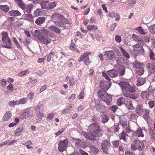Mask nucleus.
<instances>
[{
    "mask_svg": "<svg viewBox=\"0 0 155 155\" xmlns=\"http://www.w3.org/2000/svg\"><path fill=\"white\" fill-rule=\"evenodd\" d=\"M89 133L84 132L83 135L87 139L91 140H95L96 137H101L103 135V132L100 127L97 124L94 123L88 127Z\"/></svg>",
    "mask_w": 155,
    "mask_h": 155,
    "instance_id": "f257e3e1",
    "label": "nucleus"
},
{
    "mask_svg": "<svg viewBox=\"0 0 155 155\" xmlns=\"http://www.w3.org/2000/svg\"><path fill=\"white\" fill-rule=\"evenodd\" d=\"M119 85L123 92L134 93L136 91L135 87L131 82L121 81L119 83Z\"/></svg>",
    "mask_w": 155,
    "mask_h": 155,
    "instance_id": "f03ea898",
    "label": "nucleus"
},
{
    "mask_svg": "<svg viewBox=\"0 0 155 155\" xmlns=\"http://www.w3.org/2000/svg\"><path fill=\"white\" fill-rule=\"evenodd\" d=\"M98 97L105 102L107 105H110L112 101V96L102 90L98 91L97 92Z\"/></svg>",
    "mask_w": 155,
    "mask_h": 155,
    "instance_id": "7ed1b4c3",
    "label": "nucleus"
},
{
    "mask_svg": "<svg viewBox=\"0 0 155 155\" xmlns=\"http://www.w3.org/2000/svg\"><path fill=\"white\" fill-rule=\"evenodd\" d=\"M2 39L4 45L3 47L8 48L12 47V43L10 39L8 38L7 32L3 31L2 33Z\"/></svg>",
    "mask_w": 155,
    "mask_h": 155,
    "instance_id": "20e7f679",
    "label": "nucleus"
},
{
    "mask_svg": "<svg viewBox=\"0 0 155 155\" xmlns=\"http://www.w3.org/2000/svg\"><path fill=\"white\" fill-rule=\"evenodd\" d=\"M103 76L107 80L110 81V79L108 77L109 75L110 77L112 78H115L117 76L118 73L117 71L115 69H112L109 71H108L107 72V73L104 72H102Z\"/></svg>",
    "mask_w": 155,
    "mask_h": 155,
    "instance_id": "39448f33",
    "label": "nucleus"
},
{
    "mask_svg": "<svg viewBox=\"0 0 155 155\" xmlns=\"http://www.w3.org/2000/svg\"><path fill=\"white\" fill-rule=\"evenodd\" d=\"M131 148L134 150H142L145 148V145L141 141L139 140H135L134 144L131 145Z\"/></svg>",
    "mask_w": 155,
    "mask_h": 155,
    "instance_id": "423d86ee",
    "label": "nucleus"
},
{
    "mask_svg": "<svg viewBox=\"0 0 155 155\" xmlns=\"http://www.w3.org/2000/svg\"><path fill=\"white\" fill-rule=\"evenodd\" d=\"M101 147L104 153L107 154L109 153L110 148V144L107 140H105L102 141Z\"/></svg>",
    "mask_w": 155,
    "mask_h": 155,
    "instance_id": "0eeeda50",
    "label": "nucleus"
},
{
    "mask_svg": "<svg viewBox=\"0 0 155 155\" xmlns=\"http://www.w3.org/2000/svg\"><path fill=\"white\" fill-rule=\"evenodd\" d=\"M68 143V140L67 139L60 140L58 143V150L61 152L66 150Z\"/></svg>",
    "mask_w": 155,
    "mask_h": 155,
    "instance_id": "6e6552de",
    "label": "nucleus"
},
{
    "mask_svg": "<svg viewBox=\"0 0 155 155\" xmlns=\"http://www.w3.org/2000/svg\"><path fill=\"white\" fill-rule=\"evenodd\" d=\"M90 52L86 51L82 54L79 58V61H83L87 65L90 63L89 56L91 54Z\"/></svg>",
    "mask_w": 155,
    "mask_h": 155,
    "instance_id": "1a4fd4ad",
    "label": "nucleus"
},
{
    "mask_svg": "<svg viewBox=\"0 0 155 155\" xmlns=\"http://www.w3.org/2000/svg\"><path fill=\"white\" fill-rule=\"evenodd\" d=\"M105 55L108 60L113 61L116 58V55L114 51L112 50L107 51L105 52Z\"/></svg>",
    "mask_w": 155,
    "mask_h": 155,
    "instance_id": "9d476101",
    "label": "nucleus"
},
{
    "mask_svg": "<svg viewBox=\"0 0 155 155\" xmlns=\"http://www.w3.org/2000/svg\"><path fill=\"white\" fill-rule=\"evenodd\" d=\"M134 51H137V53L140 54H144V51L143 47L139 44H136L133 46Z\"/></svg>",
    "mask_w": 155,
    "mask_h": 155,
    "instance_id": "9b49d317",
    "label": "nucleus"
},
{
    "mask_svg": "<svg viewBox=\"0 0 155 155\" xmlns=\"http://www.w3.org/2000/svg\"><path fill=\"white\" fill-rule=\"evenodd\" d=\"M73 143H75V146L77 147H83V141L80 139L72 138L71 139Z\"/></svg>",
    "mask_w": 155,
    "mask_h": 155,
    "instance_id": "f8f14e48",
    "label": "nucleus"
},
{
    "mask_svg": "<svg viewBox=\"0 0 155 155\" xmlns=\"http://www.w3.org/2000/svg\"><path fill=\"white\" fill-rule=\"evenodd\" d=\"M32 115V114L30 112V109L28 108L25 110L24 113L20 116V118L21 119H25Z\"/></svg>",
    "mask_w": 155,
    "mask_h": 155,
    "instance_id": "ddd939ff",
    "label": "nucleus"
},
{
    "mask_svg": "<svg viewBox=\"0 0 155 155\" xmlns=\"http://www.w3.org/2000/svg\"><path fill=\"white\" fill-rule=\"evenodd\" d=\"M128 101H130V99L127 98L120 97L117 99V104L120 106L121 105L124 104L127 105L128 103Z\"/></svg>",
    "mask_w": 155,
    "mask_h": 155,
    "instance_id": "4468645a",
    "label": "nucleus"
},
{
    "mask_svg": "<svg viewBox=\"0 0 155 155\" xmlns=\"http://www.w3.org/2000/svg\"><path fill=\"white\" fill-rule=\"evenodd\" d=\"M146 68L150 74H153L155 72V65L154 66L151 63H148L146 66Z\"/></svg>",
    "mask_w": 155,
    "mask_h": 155,
    "instance_id": "2eb2a0df",
    "label": "nucleus"
},
{
    "mask_svg": "<svg viewBox=\"0 0 155 155\" xmlns=\"http://www.w3.org/2000/svg\"><path fill=\"white\" fill-rule=\"evenodd\" d=\"M108 84L107 81H101L100 83V87L104 91H106L110 88V87L108 86Z\"/></svg>",
    "mask_w": 155,
    "mask_h": 155,
    "instance_id": "dca6fc26",
    "label": "nucleus"
},
{
    "mask_svg": "<svg viewBox=\"0 0 155 155\" xmlns=\"http://www.w3.org/2000/svg\"><path fill=\"white\" fill-rule=\"evenodd\" d=\"M12 116V114L11 111H6L2 117V120L5 121L9 120Z\"/></svg>",
    "mask_w": 155,
    "mask_h": 155,
    "instance_id": "f3484780",
    "label": "nucleus"
},
{
    "mask_svg": "<svg viewBox=\"0 0 155 155\" xmlns=\"http://www.w3.org/2000/svg\"><path fill=\"white\" fill-rule=\"evenodd\" d=\"M119 137L120 140H122L125 142H126L127 140V139L129 137V136L126 134L124 132V130H123V131L119 134Z\"/></svg>",
    "mask_w": 155,
    "mask_h": 155,
    "instance_id": "a211bd4d",
    "label": "nucleus"
},
{
    "mask_svg": "<svg viewBox=\"0 0 155 155\" xmlns=\"http://www.w3.org/2000/svg\"><path fill=\"white\" fill-rule=\"evenodd\" d=\"M135 136H137L138 137H143L144 134L142 132V130L140 128H138L137 130L134 133Z\"/></svg>",
    "mask_w": 155,
    "mask_h": 155,
    "instance_id": "6ab92c4d",
    "label": "nucleus"
},
{
    "mask_svg": "<svg viewBox=\"0 0 155 155\" xmlns=\"http://www.w3.org/2000/svg\"><path fill=\"white\" fill-rule=\"evenodd\" d=\"M119 123L123 127L127 126V121L126 118L123 116H121L120 117Z\"/></svg>",
    "mask_w": 155,
    "mask_h": 155,
    "instance_id": "aec40b11",
    "label": "nucleus"
},
{
    "mask_svg": "<svg viewBox=\"0 0 155 155\" xmlns=\"http://www.w3.org/2000/svg\"><path fill=\"white\" fill-rule=\"evenodd\" d=\"M46 19L45 17H39L37 18L35 21V23L39 25H41L42 24Z\"/></svg>",
    "mask_w": 155,
    "mask_h": 155,
    "instance_id": "412c9836",
    "label": "nucleus"
},
{
    "mask_svg": "<svg viewBox=\"0 0 155 155\" xmlns=\"http://www.w3.org/2000/svg\"><path fill=\"white\" fill-rule=\"evenodd\" d=\"M66 80L71 86L74 85L77 82L76 80L73 77H69L68 76L66 77Z\"/></svg>",
    "mask_w": 155,
    "mask_h": 155,
    "instance_id": "4be33fe9",
    "label": "nucleus"
},
{
    "mask_svg": "<svg viewBox=\"0 0 155 155\" xmlns=\"http://www.w3.org/2000/svg\"><path fill=\"white\" fill-rule=\"evenodd\" d=\"M135 30L137 31L139 34L142 35H146L147 34V30L143 29V28L139 26L135 28Z\"/></svg>",
    "mask_w": 155,
    "mask_h": 155,
    "instance_id": "5701e85b",
    "label": "nucleus"
},
{
    "mask_svg": "<svg viewBox=\"0 0 155 155\" xmlns=\"http://www.w3.org/2000/svg\"><path fill=\"white\" fill-rule=\"evenodd\" d=\"M34 36L37 38L39 39L40 40H41L42 39L43 37H44V36L42 35L41 34V32L38 31V30H35V31L34 32Z\"/></svg>",
    "mask_w": 155,
    "mask_h": 155,
    "instance_id": "b1692460",
    "label": "nucleus"
},
{
    "mask_svg": "<svg viewBox=\"0 0 155 155\" xmlns=\"http://www.w3.org/2000/svg\"><path fill=\"white\" fill-rule=\"evenodd\" d=\"M48 29L50 31L54 32L57 34H59L61 32L60 29L54 25H52L48 27Z\"/></svg>",
    "mask_w": 155,
    "mask_h": 155,
    "instance_id": "393cba45",
    "label": "nucleus"
},
{
    "mask_svg": "<svg viewBox=\"0 0 155 155\" xmlns=\"http://www.w3.org/2000/svg\"><path fill=\"white\" fill-rule=\"evenodd\" d=\"M146 80L145 78H139L137 79L136 84L139 86L143 85L146 82Z\"/></svg>",
    "mask_w": 155,
    "mask_h": 155,
    "instance_id": "a878e982",
    "label": "nucleus"
},
{
    "mask_svg": "<svg viewBox=\"0 0 155 155\" xmlns=\"http://www.w3.org/2000/svg\"><path fill=\"white\" fill-rule=\"evenodd\" d=\"M24 19L29 21L31 22H34L32 16L31 14H27L25 15L24 16Z\"/></svg>",
    "mask_w": 155,
    "mask_h": 155,
    "instance_id": "bb28decb",
    "label": "nucleus"
},
{
    "mask_svg": "<svg viewBox=\"0 0 155 155\" xmlns=\"http://www.w3.org/2000/svg\"><path fill=\"white\" fill-rule=\"evenodd\" d=\"M10 15L13 16H17L21 15V13L18 10H12L9 12Z\"/></svg>",
    "mask_w": 155,
    "mask_h": 155,
    "instance_id": "cd10ccee",
    "label": "nucleus"
},
{
    "mask_svg": "<svg viewBox=\"0 0 155 155\" xmlns=\"http://www.w3.org/2000/svg\"><path fill=\"white\" fill-rule=\"evenodd\" d=\"M142 98L145 100L148 99L150 98V95L147 91L143 92L141 94Z\"/></svg>",
    "mask_w": 155,
    "mask_h": 155,
    "instance_id": "c85d7f7f",
    "label": "nucleus"
},
{
    "mask_svg": "<svg viewBox=\"0 0 155 155\" xmlns=\"http://www.w3.org/2000/svg\"><path fill=\"white\" fill-rule=\"evenodd\" d=\"M89 147L91 151L94 154H97L99 152L98 149L94 145H90Z\"/></svg>",
    "mask_w": 155,
    "mask_h": 155,
    "instance_id": "c756f323",
    "label": "nucleus"
},
{
    "mask_svg": "<svg viewBox=\"0 0 155 155\" xmlns=\"http://www.w3.org/2000/svg\"><path fill=\"white\" fill-rule=\"evenodd\" d=\"M120 48L123 55L127 58L129 59L130 58V56L128 52L121 47H120Z\"/></svg>",
    "mask_w": 155,
    "mask_h": 155,
    "instance_id": "7c9ffc66",
    "label": "nucleus"
},
{
    "mask_svg": "<svg viewBox=\"0 0 155 155\" xmlns=\"http://www.w3.org/2000/svg\"><path fill=\"white\" fill-rule=\"evenodd\" d=\"M23 129V126H19L17 129L15 131L14 136H18L20 135V132H21Z\"/></svg>",
    "mask_w": 155,
    "mask_h": 155,
    "instance_id": "2f4dec72",
    "label": "nucleus"
},
{
    "mask_svg": "<svg viewBox=\"0 0 155 155\" xmlns=\"http://www.w3.org/2000/svg\"><path fill=\"white\" fill-rule=\"evenodd\" d=\"M73 107V105L72 104H70L67 108L64 109L62 111V114H65L68 113L70 111H71V108Z\"/></svg>",
    "mask_w": 155,
    "mask_h": 155,
    "instance_id": "473e14b6",
    "label": "nucleus"
},
{
    "mask_svg": "<svg viewBox=\"0 0 155 155\" xmlns=\"http://www.w3.org/2000/svg\"><path fill=\"white\" fill-rule=\"evenodd\" d=\"M149 56L151 60L153 61V63L155 65V54L153 51L150 50Z\"/></svg>",
    "mask_w": 155,
    "mask_h": 155,
    "instance_id": "72a5a7b5",
    "label": "nucleus"
},
{
    "mask_svg": "<svg viewBox=\"0 0 155 155\" xmlns=\"http://www.w3.org/2000/svg\"><path fill=\"white\" fill-rule=\"evenodd\" d=\"M136 3L135 0H129L128 4L126 8L129 9L131 8Z\"/></svg>",
    "mask_w": 155,
    "mask_h": 155,
    "instance_id": "f704fd0d",
    "label": "nucleus"
},
{
    "mask_svg": "<svg viewBox=\"0 0 155 155\" xmlns=\"http://www.w3.org/2000/svg\"><path fill=\"white\" fill-rule=\"evenodd\" d=\"M143 63L136 61L133 63V67L137 68H140L142 67Z\"/></svg>",
    "mask_w": 155,
    "mask_h": 155,
    "instance_id": "c9c22d12",
    "label": "nucleus"
},
{
    "mask_svg": "<svg viewBox=\"0 0 155 155\" xmlns=\"http://www.w3.org/2000/svg\"><path fill=\"white\" fill-rule=\"evenodd\" d=\"M41 41H42L44 44L46 45L50 43L51 41V40L50 38L48 37H45V36H44V37H43L42 39L41 40Z\"/></svg>",
    "mask_w": 155,
    "mask_h": 155,
    "instance_id": "e433bc0d",
    "label": "nucleus"
},
{
    "mask_svg": "<svg viewBox=\"0 0 155 155\" xmlns=\"http://www.w3.org/2000/svg\"><path fill=\"white\" fill-rule=\"evenodd\" d=\"M48 4H49L48 1H43L41 2V8L43 9L47 8Z\"/></svg>",
    "mask_w": 155,
    "mask_h": 155,
    "instance_id": "4c0bfd02",
    "label": "nucleus"
},
{
    "mask_svg": "<svg viewBox=\"0 0 155 155\" xmlns=\"http://www.w3.org/2000/svg\"><path fill=\"white\" fill-rule=\"evenodd\" d=\"M149 134L151 139L153 140H155V130H154L151 128L149 130Z\"/></svg>",
    "mask_w": 155,
    "mask_h": 155,
    "instance_id": "58836bf2",
    "label": "nucleus"
},
{
    "mask_svg": "<svg viewBox=\"0 0 155 155\" xmlns=\"http://www.w3.org/2000/svg\"><path fill=\"white\" fill-rule=\"evenodd\" d=\"M0 8L5 12H7L9 10V7L8 5H1Z\"/></svg>",
    "mask_w": 155,
    "mask_h": 155,
    "instance_id": "ea45409f",
    "label": "nucleus"
},
{
    "mask_svg": "<svg viewBox=\"0 0 155 155\" xmlns=\"http://www.w3.org/2000/svg\"><path fill=\"white\" fill-rule=\"evenodd\" d=\"M143 110L142 106L140 105L139 104L136 108L135 111L137 114H140L142 112H143Z\"/></svg>",
    "mask_w": 155,
    "mask_h": 155,
    "instance_id": "a19ab883",
    "label": "nucleus"
},
{
    "mask_svg": "<svg viewBox=\"0 0 155 155\" xmlns=\"http://www.w3.org/2000/svg\"><path fill=\"white\" fill-rule=\"evenodd\" d=\"M104 106L101 105L100 103L97 102L95 104V108L97 110H103L104 108Z\"/></svg>",
    "mask_w": 155,
    "mask_h": 155,
    "instance_id": "79ce46f5",
    "label": "nucleus"
},
{
    "mask_svg": "<svg viewBox=\"0 0 155 155\" xmlns=\"http://www.w3.org/2000/svg\"><path fill=\"white\" fill-rule=\"evenodd\" d=\"M124 58L123 57H119L117 58L116 60L117 63L118 64L120 65L124 63Z\"/></svg>",
    "mask_w": 155,
    "mask_h": 155,
    "instance_id": "37998d69",
    "label": "nucleus"
},
{
    "mask_svg": "<svg viewBox=\"0 0 155 155\" xmlns=\"http://www.w3.org/2000/svg\"><path fill=\"white\" fill-rule=\"evenodd\" d=\"M127 148V145L124 144L123 145H120L119 147V150L121 153H124V150Z\"/></svg>",
    "mask_w": 155,
    "mask_h": 155,
    "instance_id": "c03bdc74",
    "label": "nucleus"
},
{
    "mask_svg": "<svg viewBox=\"0 0 155 155\" xmlns=\"http://www.w3.org/2000/svg\"><path fill=\"white\" fill-rule=\"evenodd\" d=\"M28 99L27 98H23L20 99L19 101H18V105L20 104H25L27 102Z\"/></svg>",
    "mask_w": 155,
    "mask_h": 155,
    "instance_id": "a18cd8bd",
    "label": "nucleus"
},
{
    "mask_svg": "<svg viewBox=\"0 0 155 155\" xmlns=\"http://www.w3.org/2000/svg\"><path fill=\"white\" fill-rule=\"evenodd\" d=\"M54 24L59 27H61L64 29L65 28L66 26L62 22L59 21H54Z\"/></svg>",
    "mask_w": 155,
    "mask_h": 155,
    "instance_id": "49530a36",
    "label": "nucleus"
},
{
    "mask_svg": "<svg viewBox=\"0 0 155 155\" xmlns=\"http://www.w3.org/2000/svg\"><path fill=\"white\" fill-rule=\"evenodd\" d=\"M8 105L10 107H14L16 105H18V101H11L8 102Z\"/></svg>",
    "mask_w": 155,
    "mask_h": 155,
    "instance_id": "de8ad7c7",
    "label": "nucleus"
},
{
    "mask_svg": "<svg viewBox=\"0 0 155 155\" xmlns=\"http://www.w3.org/2000/svg\"><path fill=\"white\" fill-rule=\"evenodd\" d=\"M119 74L123 76L125 74V68L124 67H120L118 70Z\"/></svg>",
    "mask_w": 155,
    "mask_h": 155,
    "instance_id": "09e8293b",
    "label": "nucleus"
},
{
    "mask_svg": "<svg viewBox=\"0 0 155 155\" xmlns=\"http://www.w3.org/2000/svg\"><path fill=\"white\" fill-rule=\"evenodd\" d=\"M29 72L30 71L28 70H26L21 72L19 73L18 75L20 77H23L24 75L29 74Z\"/></svg>",
    "mask_w": 155,
    "mask_h": 155,
    "instance_id": "8fccbe9b",
    "label": "nucleus"
},
{
    "mask_svg": "<svg viewBox=\"0 0 155 155\" xmlns=\"http://www.w3.org/2000/svg\"><path fill=\"white\" fill-rule=\"evenodd\" d=\"M111 128L114 132L116 133L119 131L120 127L119 125L117 124L114 125Z\"/></svg>",
    "mask_w": 155,
    "mask_h": 155,
    "instance_id": "3c124183",
    "label": "nucleus"
},
{
    "mask_svg": "<svg viewBox=\"0 0 155 155\" xmlns=\"http://www.w3.org/2000/svg\"><path fill=\"white\" fill-rule=\"evenodd\" d=\"M7 88L8 90L11 91H13L14 90H16L17 89V88L14 89L13 85L12 84H9L8 86L7 87Z\"/></svg>",
    "mask_w": 155,
    "mask_h": 155,
    "instance_id": "603ef678",
    "label": "nucleus"
},
{
    "mask_svg": "<svg viewBox=\"0 0 155 155\" xmlns=\"http://www.w3.org/2000/svg\"><path fill=\"white\" fill-rule=\"evenodd\" d=\"M109 120V117L108 116L105 115L102 117V121L103 123L107 122Z\"/></svg>",
    "mask_w": 155,
    "mask_h": 155,
    "instance_id": "864d4df0",
    "label": "nucleus"
},
{
    "mask_svg": "<svg viewBox=\"0 0 155 155\" xmlns=\"http://www.w3.org/2000/svg\"><path fill=\"white\" fill-rule=\"evenodd\" d=\"M56 4L55 2L49 3L47 8L51 9L53 8L56 6Z\"/></svg>",
    "mask_w": 155,
    "mask_h": 155,
    "instance_id": "5fc2aeb1",
    "label": "nucleus"
},
{
    "mask_svg": "<svg viewBox=\"0 0 155 155\" xmlns=\"http://www.w3.org/2000/svg\"><path fill=\"white\" fill-rule=\"evenodd\" d=\"M87 29L89 31H91L92 29L96 30L97 28V26L95 25H88L87 27Z\"/></svg>",
    "mask_w": 155,
    "mask_h": 155,
    "instance_id": "6e6d98bb",
    "label": "nucleus"
},
{
    "mask_svg": "<svg viewBox=\"0 0 155 155\" xmlns=\"http://www.w3.org/2000/svg\"><path fill=\"white\" fill-rule=\"evenodd\" d=\"M148 90L150 93H152L155 91V87L152 85H150L148 87Z\"/></svg>",
    "mask_w": 155,
    "mask_h": 155,
    "instance_id": "4d7b16f0",
    "label": "nucleus"
},
{
    "mask_svg": "<svg viewBox=\"0 0 155 155\" xmlns=\"http://www.w3.org/2000/svg\"><path fill=\"white\" fill-rule=\"evenodd\" d=\"M17 4L22 9H24L25 8V5L22 1H21L20 2H18V3Z\"/></svg>",
    "mask_w": 155,
    "mask_h": 155,
    "instance_id": "13d9d810",
    "label": "nucleus"
},
{
    "mask_svg": "<svg viewBox=\"0 0 155 155\" xmlns=\"http://www.w3.org/2000/svg\"><path fill=\"white\" fill-rule=\"evenodd\" d=\"M41 12L40 11V9H37L34 12V15L35 16H38L41 14Z\"/></svg>",
    "mask_w": 155,
    "mask_h": 155,
    "instance_id": "bf43d9fd",
    "label": "nucleus"
},
{
    "mask_svg": "<svg viewBox=\"0 0 155 155\" xmlns=\"http://www.w3.org/2000/svg\"><path fill=\"white\" fill-rule=\"evenodd\" d=\"M13 41L14 43L16 45L17 47L19 48H21V46L19 44L17 39L15 38H13Z\"/></svg>",
    "mask_w": 155,
    "mask_h": 155,
    "instance_id": "052dcab7",
    "label": "nucleus"
},
{
    "mask_svg": "<svg viewBox=\"0 0 155 155\" xmlns=\"http://www.w3.org/2000/svg\"><path fill=\"white\" fill-rule=\"evenodd\" d=\"M150 29L151 33L155 34V24L150 26Z\"/></svg>",
    "mask_w": 155,
    "mask_h": 155,
    "instance_id": "680f3d73",
    "label": "nucleus"
},
{
    "mask_svg": "<svg viewBox=\"0 0 155 155\" xmlns=\"http://www.w3.org/2000/svg\"><path fill=\"white\" fill-rule=\"evenodd\" d=\"M127 105H128V108L129 109L132 110L134 109V107L131 102V100L130 99V101H128V103Z\"/></svg>",
    "mask_w": 155,
    "mask_h": 155,
    "instance_id": "e2e57ef3",
    "label": "nucleus"
},
{
    "mask_svg": "<svg viewBox=\"0 0 155 155\" xmlns=\"http://www.w3.org/2000/svg\"><path fill=\"white\" fill-rule=\"evenodd\" d=\"M34 95V93L32 92H31L28 94V98L31 101L32 100Z\"/></svg>",
    "mask_w": 155,
    "mask_h": 155,
    "instance_id": "0e129e2a",
    "label": "nucleus"
},
{
    "mask_svg": "<svg viewBox=\"0 0 155 155\" xmlns=\"http://www.w3.org/2000/svg\"><path fill=\"white\" fill-rule=\"evenodd\" d=\"M6 83V81L5 79H2L0 80V85L4 87Z\"/></svg>",
    "mask_w": 155,
    "mask_h": 155,
    "instance_id": "69168bd1",
    "label": "nucleus"
},
{
    "mask_svg": "<svg viewBox=\"0 0 155 155\" xmlns=\"http://www.w3.org/2000/svg\"><path fill=\"white\" fill-rule=\"evenodd\" d=\"M113 146L114 147H117L119 145V141L116 140L112 142Z\"/></svg>",
    "mask_w": 155,
    "mask_h": 155,
    "instance_id": "338daca9",
    "label": "nucleus"
},
{
    "mask_svg": "<svg viewBox=\"0 0 155 155\" xmlns=\"http://www.w3.org/2000/svg\"><path fill=\"white\" fill-rule=\"evenodd\" d=\"M125 155H135V154L132 151L126 150L125 152Z\"/></svg>",
    "mask_w": 155,
    "mask_h": 155,
    "instance_id": "774afa93",
    "label": "nucleus"
}]
</instances>
